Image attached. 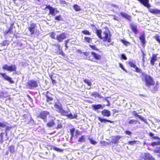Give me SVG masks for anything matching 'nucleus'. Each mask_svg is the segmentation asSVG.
<instances>
[{"instance_id":"8fccbe9b","label":"nucleus","mask_w":160,"mask_h":160,"mask_svg":"<svg viewBox=\"0 0 160 160\" xmlns=\"http://www.w3.org/2000/svg\"><path fill=\"white\" fill-rule=\"evenodd\" d=\"M55 20L58 21H60L62 20V18L61 15H59L56 16L54 18Z\"/></svg>"},{"instance_id":"c756f323","label":"nucleus","mask_w":160,"mask_h":160,"mask_svg":"<svg viewBox=\"0 0 160 160\" xmlns=\"http://www.w3.org/2000/svg\"><path fill=\"white\" fill-rule=\"evenodd\" d=\"M92 107L95 110L103 108L102 105L100 104H93L92 105Z\"/></svg>"},{"instance_id":"39448f33","label":"nucleus","mask_w":160,"mask_h":160,"mask_svg":"<svg viewBox=\"0 0 160 160\" xmlns=\"http://www.w3.org/2000/svg\"><path fill=\"white\" fill-rule=\"evenodd\" d=\"M139 160H155V158L149 152L142 153L139 157Z\"/></svg>"},{"instance_id":"7c9ffc66","label":"nucleus","mask_w":160,"mask_h":160,"mask_svg":"<svg viewBox=\"0 0 160 160\" xmlns=\"http://www.w3.org/2000/svg\"><path fill=\"white\" fill-rule=\"evenodd\" d=\"M128 123L129 124H136L137 123L140 124V122L138 120L131 119L128 121Z\"/></svg>"},{"instance_id":"f8f14e48","label":"nucleus","mask_w":160,"mask_h":160,"mask_svg":"<svg viewBox=\"0 0 160 160\" xmlns=\"http://www.w3.org/2000/svg\"><path fill=\"white\" fill-rule=\"evenodd\" d=\"M49 120L46 124L47 127L51 128L55 125V118L53 117L50 116L48 117Z\"/></svg>"},{"instance_id":"6e6552de","label":"nucleus","mask_w":160,"mask_h":160,"mask_svg":"<svg viewBox=\"0 0 160 160\" xmlns=\"http://www.w3.org/2000/svg\"><path fill=\"white\" fill-rule=\"evenodd\" d=\"M28 30L31 35L36 34L37 32V26L35 23H31L28 28Z\"/></svg>"},{"instance_id":"a211bd4d","label":"nucleus","mask_w":160,"mask_h":160,"mask_svg":"<svg viewBox=\"0 0 160 160\" xmlns=\"http://www.w3.org/2000/svg\"><path fill=\"white\" fill-rule=\"evenodd\" d=\"M132 115L135 117H138V118L140 119L141 120L143 121L146 123H147V119L144 118L143 117H142L141 116L139 115L138 114V113L135 111H133L132 112Z\"/></svg>"},{"instance_id":"e433bc0d","label":"nucleus","mask_w":160,"mask_h":160,"mask_svg":"<svg viewBox=\"0 0 160 160\" xmlns=\"http://www.w3.org/2000/svg\"><path fill=\"white\" fill-rule=\"evenodd\" d=\"M153 152L155 153L158 154V156L160 157V147H157L153 150Z\"/></svg>"},{"instance_id":"bf43d9fd","label":"nucleus","mask_w":160,"mask_h":160,"mask_svg":"<svg viewBox=\"0 0 160 160\" xmlns=\"http://www.w3.org/2000/svg\"><path fill=\"white\" fill-rule=\"evenodd\" d=\"M81 132L78 130H77L75 131V136H78L81 135Z\"/></svg>"},{"instance_id":"1a4fd4ad","label":"nucleus","mask_w":160,"mask_h":160,"mask_svg":"<svg viewBox=\"0 0 160 160\" xmlns=\"http://www.w3.org/2000/svg\"><path fill=\"white\" fill-rule=\"evenodd\" d=\"M48 9L49 10V15H51L54 16L55 14L59 12V11L57 10V8H54L49 5H46L44 10Z\"/></svg>"},{"instance_id":"37998d69","label":"nucleus","mask_w":160,"mask_h":160,"mask_svg":"<svg viewBox=\"0 0 160 160\" xmlns=\"http://www.w3.org/2000/svg\"><path fill=\"white\" fill-rule=\"evenodd\" d=\"M73 8L76 11H78L81 10L80 7L77 4H74L73 6Z\"/></svg>"},{"instance_id":"6ab92c4d","label":"nucleus","mask_w":160,"mask_h":160,"mask_svg":"<svg viewBox=\"0 0 160 160\" xmlns=\"http://www.w3.org/2000/svg\"><path fill=\"white\" fill-rule=\"evenodd\" d=\"M68 111H65V112L63 113L62 115L65 116L70 119L76 118L77 117V115L76 114L73 115L71 113H68Z\"/></svg>"},{"instance_id":"2f4dec72","label":"nucleus","mask_w":160,"mask_h":160,"mask_svg":"<svg viewBox=\"0 0 160 160\" xmlns=\"http://www.w3.org/2000/svg\"><path fill=\"white\" fill-rule=\"evenodd\" d=\"M75 131V128H71L70 129V133L71 134V137L70 140H71L72 139L74 136V132Z\"/></svg>"},{"instance_id":"f704fd0d","label":"nucleus","mask_w":160,"mask_h":160,"mask_svg":"<svg viewBox=\"0 0 160 160\" xmlns=\"http://www.w3.org/2000/svg\"><path fill=\"white\" fill-rule=\"evenodd\" d=\"M150 145L152 147L160 145V141L153 142L150 144Z\"/></svg>"},{"instance_id":"0eeeda50","label":"nucleus","mask_w":160,"mask_h":160,"mask_svg":"<svg viewBox=\"0 0 160 160\" xmlns=\"http://www.w3.org/2000/svg\"><path fill=\"white\" fill-rule=\"evenodd\" d=\"M2 68L4 70L10 72H16L17 70V67L14 64L8 66L7 64H6L2 66Z\"/></svg>"},{"instance_id":"4be33fe9","label":"nucleus","mask_w":160,"mask_h":160,"mask_svg":"<svg viewBox=\"0 0 160 160\" xmlns=\"http://www.w3.org/2000/svg\"><path fill=\"white\" fill-rule=\"evenodd\" d=\"M139 38L141 42L142 46L143 47H144L146 42L145 35L144 34H142Z\"/></svg>"},{"instance_id":"4468645a","label":"nucleus","mask_w":160,"mask_h":160,"mask_svg":"<svg viewBox=\"0 0 160 160\" xmlns=\"http://www.w3.org/2000/svg\"><path fill=\"white\" fill-rule=\"evenodd\" d=\"M126 63L131 68H134L136 72L138 73H141L142 72V70L137 67L136 66L135 63L133 62L132 61H129L127 62Z\"/></svg>"},{"instance_id":"4c0bfd02","label":"nucleus","mask_w":160,"mask_h":160,"mask_svg":"<svg viewBox=\"0 0 160 160\" xmlns=\"http://www.w3.org/2000/svg\"><path fill=\"white\" fill-rule=\"evenodd\" d=\"M120 41L126 46H128L131 44L130 42L124 39H121Z\"/></svg>"},{"instance_id":"f3484780","label":"nucleus","mask_w":160,"mask_h":160,"mask_svg":"<svg viewBox=\"0 0 160 160\" xmlns=\"http://www.w3.org/2000/svg\"><path fill=\"white\" fill-rule=\"evenodd\" d=\"M66 38V34L65 33L62 32L56 36V39L59 42H62L63 40Z\"/></svg>"},{"instance_id":"58836bf2","label":"nucleus","mask_w":160,"mask_h":160,"mask_svg":"<svg viewBox=\"0 0 160 160\" xmlns=\"http://www.w3.org/2000/svg\"><path fill=\"white\" fill-rule=\"evenodd\" d=\"M89 46L93 50L98 51H99V49L97 48L95 45H91L90 44Z\"/></svg>"},{"instance_id":"aec40b11","label":"nucleus","mask_w":160,"mask_h":160,"mask_svg":"<svg viewBox=\"0 0 160 160\" xmlns=\"http://www.w3.org/2000/svg\"><path fill=\"white\" fill-rule=\"evenodd\" d=\"M157 55L158 54H153L152 57L150 58V63L152 66H154L155 64V62L157 60Z\"/></svg>"},{"instance_id":"c03bdc74","label":"nucleus","mask_w":160,"mask_h":160,"mask_svg":"<svg viewBox=\"0 0 160 160\" xmlns=\"http://www.w3.org/2000/svg\"><path fill=\"white\" fill-rule=\"evenodd\" d=\"M153 38H154L159 43L160 45V37L158 35H156L153 37Z\"/></svg>"},{"instance_id":"49530a36","label":"nucleus","mask_w":160,"mask_h":160,"mask_svg":"<svg viewBox=\"0 0 160 160\" xmlns=\"http://www.w3.org/2000/svg\"><path fill=\"white\" fill-rule=\"evenodd\" d=\"M84 82L86 83L88 86H90L92 85L91 81L87 78H85L83 80Z\"/></svg>"},{"instance_id":"603ef678","label":"nucleus","mask_w":160,"mask_h":160,"mask_svg":"<svg viewBox=\"0 0 160 160\" xmlns=\"http://www.w3.org/2000/svg\"><path fill=\"white\" fill-rule=\"evenodd\" d=\"M5 128H6L5 129V131L6 134V135H7V131L11 130V129L12 128V127H9V126H6V127H5Z\"/></svg>"},{"instance_id":"79ce46f5","label":"nucleus","mask_w":160,"mask_h":160,"mask_svg":"<svg viewBox=\"0 0 160 160\" xmlns=\"http://www.w3.org/2000/svg\"><path fill=\"white\" fill-rule=\"evenodd\" d=\"M52 149L54 151H56L58 152H62L63 151V149L59 148L55 146L52 147Z\"/></svg>"},{"instance_id":"473e14b6","label":"nucleus","mask_w":160,"mask_h":160,"mask_svg":"<svg viewBox=\"0 0 160 160\" xmlns=\"http://www.w3.org/2000/svg\"><path fill=\"white\" fill-rule=\"evenodd\" d=\"M148 135L154 139H157L158 140H160V138L158 136H155L154 134L151 132H149Z\"/></svg>"},{"instance_id":"9b49d317","label":"nucleus","mask_w":160,"mask_h":160,"mask_svg":"<svg viewBox=\"0 0 160 160\" xmlns=\"http://www.w3.org/2000/svg\"><path fill=\"white\" fill-rule=\"evenodd\" d=\"M54 106L58 112L60 113L62 115L63 113L65 112V111L63 109L62 104L60 102H55Z\"/></svg>"},{"instance_id":"774afa93","label":"nucleus","mask_w":160,"mask_h":160,"mask_svg":"<svg viewBox=\"0 0 160 160\" xmlns=\"http://www.w3.org/2000/svg\"><path fill=\"white\" fill-rule=\"evenodd\" d=\"M70 41V39H68L65 41V43L66 44H68V43Z\"/></svg>"},{"instance_id":"680f3d73","label":"nucleus","mask_w":160,"mask_h":160,"mask_svg":"<svg viewBox=\"0 0 160 160\" xmlns=\"http://www.w3.org/2000/svg\"><path fill=\"white\" fill-rule=\"evenodd\" d=\"M27 96L28 98L29 101L31 102H33V100L32 98L30 97V96L28 94H27Z\"/></svg>"},{"instance_id":"09e8293b","label":"nucleus","mask_w":160,"mask_h":160,"mask_svg":"<svg viewBox=\"0 0 160 160\" xmlns=\"http://www.w3.org/2000/svg\"><path fill=\"white\" fill-rule=\"evenodd\" d=\"M137 142H138V141H137L136 140H133L132 141H129L128 142V145H130L132 146L136 144Z\"/></svg>"},{"instance_id":"f257e3e1","label":"nucleus","mask_w":160,"mask_h":160,"mask_svg":"<svg viewBox=\"0 0 160 160\" xmlns=\"http://www.w3.org/2000/svg\"><path fill=\"white\" fill-rule=\"evenodd\" d=\"M103 29L104 30L103 31L101 29L96 30V33L97 36L103 42H111L112 40V35L108 27H105Z\"/></svg>"},{"instance_id":"72a5a7b5","label":"nucleus","mask_w":160,"mask_h":160,"mask_svg":"<svg viewBox=\"0 0 160 160\" xmlns=\"http://www.w3.org/2000/svg\"><path fill=\"white\" fill-rule=\"evenodd\" d=\"M8 150L11 153H13L15 152V147L13 145H11L8 147Z\"/></svg>"},{"instance_id":"13d9d810","label":"nucleus","mask_w":160,"mask_h":160,"mask_svg":"<svg viewBox=\"0 0 160 160\" xmlns=\"http://www.w3.org/2000/svg\"><path fill=\"white\" fill-rule=\"evenodd\" d=\"M121 57L122 59L124 60H126L127 59L126 56L123 54H121Z\"/></svg>"},{"instance_id":"a18cd8bd","label":"nucleus","mask_w":160,"mask_h":160,"mask_svg":"<svg viewBox=\"0 0 160 160\" xmlns=\"http://www.w3.org/2000/svg\"><path fill=\"white\" fill-rule=\"evenodd\" d=\"M82 32L85 35H90L91 34V32L88 30H84L82 31Z\"/></svg>"},{"instance_id":"e2e57ef3","label":"nucleus","mask_w":160,"mask_h":160,"mask_svg":"<svg viewBox=\"0 0 160 160\" xmlns=\"http://www.w3.org/2000/svg\"><path fill=\"white\" fill-rule=\"evenodd\" d=\"M60 3L61 4H67V2L64 0H61L60 1Z\"/></svg>"},{"instance_id":"ddd939ff","label":"nucleus","mask_w":160,"mask_h":160,"mask_svg":"<svg viewBox=\"0 0 160 160\" xmlns=\"http://www.w3.org/2000/svg\"><path fill=\"white\" fill-rule=\"evenodd\" d=\"M27 86L30 89L36 88L38 86L37 82L33 80H29L27 82Z\"/></svg>"},{"instance_id":"393cba45","label":"nucleus","mask_w":160,"mask_h":160,"mask_svg":"<svg viewBox=\"0 0 160 160\" xmlns=\"http://www.w3.org/2000/svg\"><path fill=\"white\" fill-rule=\"evenodd\" d=\"M121 136L120 135H117L115 137H113L112 140V143L115 144L118 143L119 142V140L121 138Z\"/></svg>"},{"instance_id":"7ed1b4c3","label":"nucleus","mask_w":160,"mask_h":160,"mask_svg":"<svg viewBox=\"0 0 160 160\" xmlns=\"http://www.w3.org/2000/svg\"><path fill=\"white\" fill-rule=\"evenodd\" d=\"M140 3L148 9V11L152 14H160V9L150 8L151 5L149 3V0H137Z\"/></svg>"},{"instance_id":"cd10ccee","label":"nucleus","mask_w":160,"mask_h":160,"mask_svg":"<svg viewBox=\"0 0 160 160\" xmlns=\"http://www.w3.org/2000/svg\"><path fill=\"white\" fill-rule=\"evenodd\" d=\"M51 95V93L48 91L46 92L45 96L47 98L46 101L47 102L51 101L53 100V98L50 96Z\"/></svg>"},{"instance_id":"6e6d98bb","label":"nucleus","mask_w":160,"mask_h":160,"mask_svg":"<svg viewBox=\"0 0 160 160\" xmlns=\"http://www.w3.org/2000/svg\"><path fill=\"white\" fill-rule=\"evenodd\" d=\"M62 127V125L61 123H58L57 125V126L56 127V128L57 129H58L60 128H61Z\"/></svg>"},{"instance_id":"f03ea898","label":"nucleus","mask_w":160,"mask_h":160,"mask_svg":"<svg viewBox=\"0 0 160 160\" xmlns=\"http://www.w3.org/2000/svg\"><path fill=\"white\" fill-rule=\"evenodd\" d=\"M141 78L146 86L150 87L155 85V82L152 77L150 76L144 72H142L141 74Z\"/></svg>"},{"instance_id":"de8ad7c7","label":"nucleus","mask_w":160,"mask_h":160,"mask_svg":"<svg viewBox=\"0 0 160 160\" xmlns=\"http://www.w3.org/2000/svg\"><path fill=\"white\" fill-rule=\"evenodd\" d=\"M50 37L53 39H56V38H55V36L56 35V33L54 32H50Z\"/></svg>"},{"instance_id":"5701e85b","label":"nucleus","mask_w":160,"mask_h":160,"mask_svg":"<svg viewBox=\"0 0 160 160\" xmlns=\"http://www.w3.org/2000/svg\"><path fill=\"white\" fill-rule=\"evenodd\" d=\"M159 83L158 81H157L156 83H155L154 86L153 87L152 89L151 90L152 92L154 93L157 91L159 88Z\"/></svg>"},{"instance_id":"c9c22d12","label":"nucleus","mask_w":160,"mask_h":160,"mask_svg":"<svg viewBox=\"0 0 160 160\" xmlns=\"http://www.w3.org/2000/svg\"><path fill=\"white\" fill-rule=\"evenodd\" d=\"M9 44V42L7 40L3 41L0 43V45L2 46H8Z\"/></svg>"},{"instance_id":"a878e982","label":"nucleus","mask_w":160,"mask_h":160,"mask_svg":"<svg viewBox=\"0 0 160 160\" xmlns=\"http://www.w3.org/2000/svg\"><path fill=\"white\" fill-rule=\"evenodd\" d=\"M120 14L122 17H124L129 21H131L132 16L131 15H129L123 12H121Z\"/></svg>"},{"instance_id":"dca6fc26","label":"nucleus","mask_w":160,"mask_h":160,"mask_svg":"<svg viewBox=\"0 0 160 160\" xmlns=\"http://www.w3.org/2000/svg\"><path fill=\"white\" fill-rule=\"evenodd\" d=\"M0 75L5 80L8 81L10 83L12 84L14 83V82L12 80V78L7 75L6 73L0 72Z\"/></svg>"},{"instance_id":"5fc2aeb1","label":"nucleus","mask_w":160,"mask_h":160,"mask_svg":"<svg viewBox=\"0 0 160 160\" xmlns=\"http://www.w3.org/2000/svg\"><path fill=\"white\" fill-rule=\"evenodd\" d=\"M49 77H50V79H51V80H52V84H54L56 83L57 82L56 81V80H54L53 79L52 75H49Z\"/></svg>"},{"instance_id":"c85d7f7f","label":"nucleus","mask_w":160,"mask_h":160,"mask_svg":"<svg viewBox=\"0 0 160 160\" xmlns=\"http://www.w3.org/2000/svg\"><path fill=\"white\" fill-rule=\"evenodd\" d=\"M98 120L101 123L108 122L110 123H112L113 122V121H112L108 119H107L105 118H102L100 117H98Z\"/></svg>"},{"instance_id":"052dcab7","label":"nucleus","mask_w":160,"mask_h":160,"mask_svg":"<svg viewBox=\"0 0 160 160\" xmlns=\"http://www.w3.org/2000/svg\"><path fill=\"white\" fill-rule=\"evenodd\" d=\"M119 67L122 69L123 71L127 72V71H126V69H125L124 68L123 65L121 63H119Z\"/></svg>"},{"instance_id":"9d476101","label":"nucleus","mask_w":160,"mask_h":160,"mask_svg":"<svg viewBox=\"0 0 160 160\" xmlns=\"http://www.w3.org/2000/svg\"><path fill=\"white\" fill-rule=\"evenodd\" d=\"M16 27L14 25L13 22L10 24V26L7 31H5L4 32V34L6 35L8 34H12L13 32H16Z\"/></svg>"},{"instance_id":"bb28decb","label":"nucleus","mask_w":160,"mask_h":160,"mask_svg":"<svg viewBox=\"0 0 160 160\" xmlns=\"http://www.w3.org/2000/svg\"><path fill=\"white\" fill-rule=\"evenodd\" d=\"M120 14L122 17H124L129 21H131L132 16L131 15H129L123 12H121Z\"/></svg>"},{"instance_id":"338daca9","label":"nucleus","mask_w":160,"mask_h":160,"mask_svg":"<svg viewBox=\"0 0 160 160\" xmlns=\"http://www.w3.org/2000/svg\"><path fill=\"white\" fill-rule=\"evenodd\" d=\"M98 93L96 92H94L92 93L91 95L92 96H96L98 94Z\"/></svg>"},{"instance_id":"412c9836","label":"nucleus","mask_w":160,"mask_h":160,"mask_svg":"<svg viewBox=\"0 0 160 160\" xmlns=\"http://www.w3.org/2000/svg\"><path fill=\"white\" fill-rule=\"evenodd\" d=\"M102 115L103 117H109L111 116L110 111L107 109H104L101 112Z\"/></svg>"},{"instance_id":"a19ab883","label":"nucleus","mask_w":160,"mask_h":160,"mask_svg":"<svg viewBox=\"0 0 160 160\" xmlns=\"http://www.w3.org/2000/svg\"><path fill=\"white\" fill-rule=\"evenodd\" d=\"M84 40L85 42L87 43H89L91 42L92 41V38L90 37H84Z\"/></svg>"},{"instance_id":"69168bd1","label":"nucleus","mask_w":160,"mask_h":160,"mask_svg":"<svg viewBox=\"0 0 160 160\" xmlns=\"http://www.w3.org/2000/svg\"><path fill=\"white\" fill-rule=\"evenodd\" d=\"M3 132H1L0 133V139L1 140H2L3 138Z\"/></svg>"},{"instance_id":"2eb2a0df","label":"nucleus","mask_w":160,"mask_h":160,"mask_svg":"<svg viewBox=\"0 0 160 160\" xmlns=\"http://www.w3.org/2000/svg\"><path fill=\"white\" fill-rule=\"evenodd\" d=\"M53 46L57 48L58 50L55 52L56 54L57 55H61L62 56L64 57L65 54L63 52L61 45L59 44H55L53 45Z\"/></svg>"},{"instance_id":"b1692460","label":"nucleus","mask_w":160,"mask_h":160,"mask_svg":"<svg viewBox=\"0 0 160 160\" xmlns=\"http://www.w3.org/2000/svg\"><path fill=\"white\" fill-rule=\"evenodd\" d=\"M130 27L132 31L135 34H137L138 32L137 30V26L133 23H131L130 25Z\"/></svg>"},{"instance_id":"4d7b16f0","label":"nucleus","mask_w":160,"mask_h":160,"mask_svg":"<svg viewBox=\"0 0 160 160\" xmlns=\"http://www.w3.org/2000/svg\"><path fill=\"white\" fill-rule=\"evenodd\" d=\"M125 133L126 134L131 136L132 134L131 132L128 130H126L125 131Z\"/></svg>"},{"instance_id":"864d4df0","label":"nucleus","mask_w":160,"mask_h":160,"mask_svg":"<svg viewBox=\"0 0 160 160\" xmlns=\"http://www.w3.org/2000/svg\"><path fill=\"white\" fill-rule=\"evenodd\" d=\"M89 140L90 141L92 145H95L97 143V142L96 141L94 140L92 138H89Z\"/></svg>"},{"instance_id":"20e7f679","label":"nucleus","mask_w":160,"mask_h":160,"mask_svg":"<svg viewBox=\"0 0 160 160\" xmlns=\"http://www.w3.org/2000/svg\"><path fill=\"white\" fill-rule=\"evenodd\" d=\"M91 55H90V53L89 52H83V55L87 57L88 60L92 61L94 59L96 60H100L102 58L101 55L99 54L96 52H91Z\"/></svg>"},{"instance_id":"3c124183","label":"nucleus","mask_w":160,"mask_h":160,"mask_svg":"<svg viewBox=\"0 0 160 160\" xmlns=\"http://www.w3.org/2000/svg\"><path fill=\"white\" fill-rule=\"evenodd\" d=\"M8 123L6 122H0V128H4L6 126V124H7Z\"/></svg>"},{"instance_id":"423d86ee","label":"nucleus","mask_w":160,"mask_h":160,"mask_svg":"<svg viewBox=\"0 0 160 160\" xmlns=\"http://www.w3.org/2000/svg\"><path fill=\"white\" fill-rule=\"evenodd\" d=\"M50 115V113L47 111L41 112L37 116L38 118L42 119L46 122L47 121V116Z\"/></svg>"},{"instance_id":"0e129e2a","label":"nucleus","mask_w":160,"mask_h":160,"mask_svg":"<svg viewBox=\"0 0 160 160\" xmlns=\"http://www.w3.org/2000/svg\"><path fill=\"white\" fill-rule=\"evenodd\" d=\"M22 117L23 119H26L28 118V116L26 114H24L23 115Z\"/></svg>"},{"instance_id":"ea45409f","label":"nucleus","mask_w":160,"mask_h":160,"mask_svg":"<svg viewBox=\"0 0 160 160\" xmlns=\"http://www.w3.org/2000/svg\"><path fill=\"white\" fill-rule=\"evenodd\" d=\"M78 141L79 142H82L85 141V135L82 136L78 140Z\"/></svg>"}]
</instances>
